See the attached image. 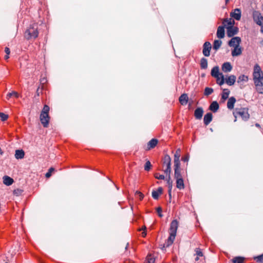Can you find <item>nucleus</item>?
<instances>
[{
    "mask_svg": "<svg viewBox=\"0 0 263 263\" xmlns=\"http://www.w3.org/2000/svg\"><path fill=\"white\" fill-rule=\"evenodd\" d=\"M253 79L256 91L259 94H263V72L257 64L254 67Z\"/></svg>",
    "mask_w": 263,
    "mask_h": 263,
    "instance_id": "nucleus-1",
    "label": "nucleus"
},
{
    "mask_svg": "<svg viewBox=\"0 0 263 263\" xmlns=\"http://www.w3.org/2000/svg\"><path fill=\"white\" fill-rule=\"evenodd\" d=\"M50 108L47 105H45L41 112L40 119L44 127H47L49 125L50 117L49 116Z\"/></svg>",
    "mask_w": 263,
    "mask_h": 263,
    "instance_id": "nucleus-2",
    "label": "nucleus"
},
{
    "mask_svg": "<svg viewBox=\"0 0 263 263\" xmlns=\"http://www.w3.org/2000/svg\"><path fill=\"white\" fill-rule=\"evenodd\" d=\"M39 35L37 25L34 23L30 25L25 32V37L27 40L35 39Z\"/></svg>",
    "mask_w": 263,
    "mask_h": 263,
    "instance_id": "nucleus-3",
    "label": "nucleus"
},
{
    "mask_svg": "<svg viewBox=\"0 0 263 263\" xmlns=\"http://www.w3.org/2000/svg\"><path fill=\"white\" fill-rule=\"evenodd\" d=\"M171 158L168 155H165L163 158V169L166 175L171 174Z\"/></svg>",
    "mask_w": 263,
    "mask_h": 263,
    "instance_id": "nucleus-4",
    "label": "nucleus"
},
{
    "mask_svg": "<svg viewBox=\"0 0 263 263\" xmlns=\"http://www.w3.org/2000/svg\"><path fill=\"white\" fill-rule=\"evenodd\" d=\"M245 108H236L233 111V115L235 118L234 121H236L237 118H240L242 120L246 121V116L245 113Z\"/></svg>",
    "mask_w": 263,
    "mask_h": 263,
    "instance_id": "nucleus-5",
    "label": "nucleus"
},
{
    "mask_svg": "<svg viewBox=\"0 0 263 263\" xmlns=\"http://www.w3.org/2000/svg\"><path fill=\"white\" fill-rule=\"evenodd\" d=\"M253 18L256 24L259 26H261L263 22V16L259 11H254L253 12Z\"/></svg>",
    "mask_w": 263,
    "mask_h": 263,
    "instance_id": "nucleus-6",
    "label": "nucleus"
},
{
    "mask_svg": "<svg viewBox=\"0 0 263 263\" xmlns=\"http://www.w3.org/2000/svg\"><path fill=\"white\" fill-rule=\"evenodd\" d=\"M174 178L176 179L183 178L180 164L174 165Z\"/></svg>",
    "mask_w": 263,
    "mask_h": 263,
    "instance_id": "nucleus-7",
    "label": "nucleus"
},
{
    "mask_svg": "<svg viewBox=\"0 0 263 263\" xmlns=\"http://www.w3.org/2000/svg\"><path fill=\"white\" fill-rule=\"evenodd\" d=\"M211 44L209 42H205L203 46L202 53L205 57H209L211 49Z\"/></svg>",
    "mask_w": 263,
    "mask_h": 263,
    "instance_id": "nucleus-8",
    "label": "nucleus"
},
{
    "mask_svg": "<svg viewBox=\"0 0 263 263\" xmlns=\"http://www.w3.org/2000/svg\"><path fill=\"white\" fill-rule=\"evenodd\" d=\"M238 31V29L237 27L228 26L227 27V35L231 37L236 34Z\"/></svg>",
    "mask_w": 263,
    "mask_h": 263,
    "instance_id": "nucleus-9",
    "label": "nucleus"
},
{
    "mask_svg": "<svg viewBox=\"0 0 263 263\" xmlns=\"http://www.w3.org/2000/svg\"><path fill=\"white\" fill-rule=\"evenodd\" d=\"M240 42L241 39L239 37H233L229 42V45L230 47H233L234 48L238 47L239 46Z\"/></svg>",
    "mask_w": 263,
    "mask_h": 263,
    "instance_id": "nucleus-10",
    "label": "nucleus"
},
{
    "mask_svg": "<svg viewBox=\"0 0 263 263\" xmlns=\"http://www.w3.org/2000/svg\"><path fill=\"white\" fill-rule=\"evenodd\" d=\"M176 235V233L170 232V236L164 245V247H168L172 245L174 241Z\"/></svg>",
    "mask_w": 263,
    "mask_h": 263,
    "instance_id": "nucleus-11",
    "label": "nucleus"
},
{
    "mask_svg": "<svg viewBox=\"0 0 263 263\" xmlns=\"http://www.w3.org/2000/svg\"><path fill=\"white\" fill-rule=\"evenodd\" d=\"M230 16L236 20H239L241 18L240 10L238 8L234 9V11L231 12Z\"/></svg>",
    "mask_w": 263,
    "mask_h": 263,
    "instance_id": "nucleus-12",
    "label": "nucleus"
},
{
    "mask_svg": "<svg viewBox=\"0 0 263 263\" xmlns=\"http://www.w3.org/2000/svg\"><path fill=\"white\" fill-rule=\"evenodd\" d=\"M178 227V222L177 220H173L170 224V232L177 233Z\"/></svg>",
    "mask_w": 263,
    "mask_h": 263,
    "instance_id": "nucleus-13",
    "label": "nucleus"
},
{
    "mask_svg": "<svg viewBox=\"0 0 263 263\" xmlns=\"http://www.w3.org/2000/svg\"><path fill=\"white\" fill-rule=\"evenodd\" d=\"M181 156V149L178 148L174 154V165L180 164V157Z\"/></svg>",
    "mask_w": 263,
    "mask_h": 263,
    "instance_id": "nucleus-14",
    "label": "nucleus"
},
{
    "mask_svg": "<svg viewBox=\"0 0 263 263\" xmlns=\"http://www.w3.org/2000/svg\"><path fill=\"white\" fill-rule=\"evenodd\" d=\"M194 251V255L196 256V258H195V260L196 262H197L199 260L200 257L203 256V253L202 251V250L199 248H196Z\"/></svg>",
    "mask_w": 263,
    "mask_h": 263,
    "instance_id": "nucleus-15",
    "label": "nucleus"
},
{
    "mask_svg": "<svg viewBox=\"0 0 263 263\" xmlns=\"http://www.w3.org/2000/svg\"><path fill=\"white\" fill-rule=\"evenodd\" d=\"M189 100L187 95L186 93L182 94L179 98V101L180 104L182 105H186Z\"/></svg>",
    "mask_w": 263,
    "mask_h": 263,
    "instance_id": "nucleus-16",
    "label": "nucleus"
},
{
    "mask_svg": "<svg viewBox=\"0 0 263 263\" xmlns=\"http://www.w3.org/2000/svg\"><path fill=\"white\" fill-rule=\"evenodd\" d=\"M203 113V109L201 107L197 108L194 112V116L197 119H201Z\"/></svg>",
    "mask_w": 263,
    "mask_h": 263,
    "instance_id": "nucleus-17",
    "label": "nucleus"
},
{
    "mask_svg": "<svg viewBox=\"0 0 263 263\" xmlns=\"http://www.w3.org/2000/svg\"><path fill=\"white\" fill-rule=\"evenodd\" d=\"M163 190L161 187L158 188L157 190L153 191L152 193L153 198L154 199H158L159 196L162 193Z\"/></svg>",
    "mask_w": 263,
    "mask_h": 263,
    "instance_id": "nucleus-18",
    "label": "nucleus"
},
{
    "mask_svg": "<svg viewBox=\"0 0 263 263\" xmlns=\"http://www.w3.org/2000/svg\"><path fill=\"white\" fill-rule=\"evenodd\" d=\"M212 114L211 112H208L204 115L203 118L204 124L205 125H208L212 120Z\"/></svg>",
    "mask_w": 263,
    "mask_h": 263,
    "instance_id": "nucleus-19",
    "label": "nucleus"
},
{
    "mask_svg": "<svg viewBox=\"0 0 263 263\" xmlns=\"http://www.w3.org/2000/svg\"><path fill=\"white\" fill-rule=\"evenodd\" d=\"M234 21L232 18H227L223 20L222 24H223L224 27L228 26H233L234 24Z\"/></svg>",
    "mask_w": 263,
    "mask_h": 263,
    "instance_id": "nucleus-20",
    "label": "nucleus"
},
{
    "mask_svg": "<svg viewBox=\"0 0 263 263\" xmlns=\"http://www.w3.org/2000/svg\"><path fill=\"white\" fill-rule=\"evenodd\" d=\"M217 36L219 39H222L224 36V27L223 26H220L218 27L217 31Z\"/></svg>",
    "mask_w": 263,
    "mask_h": 263,
    "instance_id": "nucleus-21",
    "label": "nucleus"
},
{
    "mask_svg": "<svg viewBox=\"0 0 263 263\" xmlns=\"http://www.w3.org/2000/svg\"><path fill=\"white\" fill-rule=\"evenodd\" d=\"M232 66L229 62H225L222 65V70L224 72H228L232 70Z\"/></svg>",
    "mask_w": 263,
    "mask_h": 263,
    "instance_id": "nucleus-22",
    "label": "nucleus"
},
{
    "mask_svg": "<svg viewBox=\"0 0 263 263\" xmlns=\"http://www.w3.org/2000/svg\"><path fill=\"white\" fill-rule=\"evenodd\" d=\"M236 102V99L234 97H230L227 102V107L229 109L234 108V104Z\"/></svg>",
    "mask_w": 263,
    "mask_h": 263,
    "instance_id": "nucleus-23",
    "label": "nucleus"
},
{
    "mask_svg": "<svg viewBox=\"0 0 263 263\" xmlns=\"http://www.w3.org/2000/svg\"><path fill=\"white\" fill-rule=\"evenodd\" d=\"M235 81L236 77L234 75H231L226 79V83L230 86L233 85Z\"/></svg>",
    "mask_w": 263,
    "mask_h": 263,
    "instance_id": "nucleus-24",
    "label": "nucleus"
},
{
    "mask_svg": "<svg viewBox=\"0 0 263 263\" xmlns=\"http://www.w3.org/2000/svg\"><path fill=\"white\" fill-rule=\"evenodd\" d=\"M211 74L212 77L215 78L222 74V73H219V67L218 66H215L212 68Z\"/></svg>",
    "mask_w": 263,
    "mask_h": 263,
    "instance_id": "nucleus-25",
    "label": "nucleus"
},
{
    "mask_svg": "<svg viewBox=\"0 0 263 263\" xmlns=\"http://www.w3.org/2000/svg\"><path fill=\"white\" fill-rule=\"evenodd\" d=\"M18 98L20 97V95L15 91H12V92H8L6 96V99L7 100H9L11 98Z\"/></svg>",
    "mask_w": 263,
    "mask_h": 263,
    "instance_id": "nucleus-26",
    "label": "nucleus"
},
{
    "mask_svg": "<svg viewBox=\"0 0 263 263\" xmlns=\"http://www.w3.org/2000/svg\"><path fill=\"white\" fill-rule=\"evenodd\" d=\"M219 106L217 102L213 101L210 105L209 109L214 112H216L219 109Z\"/></svg>",
    "mask_w": 263,
    "mask_h": 263,
    "instance_id": "nucleus-27",
    "label": "nucleus"
},
{
    "mask_svg": "<svg viewBox=\"0 0 263 263\" xmlns=\"http://www.w3.org/2000/svg\"><path fill=\"white\" fill-rule=\"evenodd\" d=\"M25 153L22 149H17L15 152V157L17 159H21L24 157Z\"/></svg>",
    "mask_w": 263,
    "mask_h": 263,
    "instance_id": "nucleus-28",
    "label": "nucleus"
},
{
    "mask_svg": "<svg viewBox=\"0 0 263 263\" xmlns=\"http://www.w3.org/2000/svg\"><path fill=\"white\" fill-rule=\"evenodd\" d=\"M241 53V48L238 46L234 47V49L232 51L231 54L233 57H236L240 55Z\"/></svg>",
    "mask_w": 263,
    "mask_h": 263,
    "instance_id": "nucleus-29",
    "label": "nucleus"
},
{
    "mask_svg": "<svg viewBox=\"0 0 263 263\" xmlns=\"http://www.w3.org/2000/svg\"><path fill=\"white\" fill-rule=\"evenodd\" d=\"M13 182V179L8 176H5L3 177V183L6 185L9 186L11 185Z\"/></svg>",
    "mask_w": 263,
    "mask_h": 263,
    "instance_id": "nucleus-30",
    "label": "nucleus"
},
{
    "mask_svg": "<svg viewBox=\"0 0 263 263\" xmlns=\"http://www.w3.org/2000/svg\"><path fill=\"white\" fill-rule=\"evenodd\" d=\"M158 143V140L156 139H152L147 143V149H151L154 148Z\"/></svg>",
    "mask_w": 263,
    "mask_h": 263,
    "instance_id": "nucleus-31",
    "label": "nucleus"
},
{
    "mask_svg": "<svg viewBox=\"0 0 263 263\" xmlns=\"http://www.w3.org/2000/svg\"><path fill=\"white\" fill-rule=\"evenodd\" d=\"M176 187L179 190H182L184 188V181L183 178L176 179Z\"/></svg>",
    "mask_w": 263,
    "mask_h": 263,
    "instance_id": "nucleus-32",
    "label": "nucleus"
},
{
    "mask_svg": "<svg viewBox=\"0 0 263 263\" xmlns=\"http://www.w3.org/2000/svg\"><path fill=\"white\" fill-rule=\"evenodd\" d=\"M229 93L230 91L228 89H223L221 95V100L222 102H224L226 100H227L229 97Z\"/></svg>",
    "mask_w": 263,
    "mask_h": 263,
    "instance_id": "nucleus-33",
    "label": "nucleus"
},
{
    "mask_svg": "<svg viewBox=\"0 0 263 263\" xmlns=\"http://www.w3.org/2000/svg\"><path fill=\"white\" fill-rule=\"evenodd\" d=\"M166 176L167 177L166 180H167V184L168 185V188H169L168 193H169L170 196H171V190H172V188L173 181H172V180H171V174H167V175H166Z\"/></svg>",
    "mask_w": 263,
    "mask_h": 263,
    "instance_id": "nucleus-34",
    "label": "nucleus"
},
{
    "mask_svg": "<svg viewBox=\"0 0 263 263\" xmlns=\"http://www.w3.org/2000/svg\"><path fill=\"white\" fill-rule=\"evenodd\" d=\"M200 67L201 69H205L208 67V61L207 60L204 58H202L200 60Z\"/></svg>",
    "mask_w": 263,
    "mask_h": 263,
    "instance_id": "nucleus-35",
    "label": "nucleus"
},
{
    "mask_svg": "<svg viewBox=\"0 0 263 263\" xmlns=\"http://www.w3.org/2000/svg\"><path fill=\"white\" fill-rule=\"evenodd\" d=\"M155 258L151 254H148L146 257L144 263H155Z\"/></svg>",
    "mask_w": 263,
    "mask_h": 263,
    "instance_id": "nucleus-36",
    "label": "nucleus"
},
{
    "mask_svg": "<svg viewBox=\"0 0 263 263\" xmlns=\"http://www.w3.org/2000/svg\"><path fill=\"white\" fill-rule=\"evenodd\" d=\"M216 79L217 83L219 84L220 86H221L222 84H224V78L223 74L219 76V77L216 78Z\"/></svg>",
    "mask_w": 263,
    "mask_h": 263,
    "instance_id": "nucleus-37",
    "label": "nucleus"
},
{
    "mask_svg": "<svg viewBox=\"0 0 263 263\" xmlns=\"http://www.w3.org/2000/svg\"><path fill=\"white\" fill-rule=\"evenodd\" d=\"M245 258L242 257H235L232 259V261L233 263H243Z\"/></svg>",
    "mask_w": 263,
    "mask_h": 263,
    "instance_id": "nucleus-38",
    "label": "nucleus"
},
{
    "mask_svg": "<svg viewBox=\"0 0 263 263\" xmlns=\"http://www.w3.org/2000/svg\"><path fill=\"white\" fill-rule=\"evenodd\" d=\"M222 42L220 40H215L213 44V49L217 50L221 46Z\"/></svg>",
    "mask_w": 263,
    "mask_h": 263,
    "instance_id": "nucleus-39",
    "label": "nucleus"
},
{
    "mask_svg": "<svg viewBox=\"0 0 263 263\" xmlns=\"http://www.w3.org/2000/svg\"><path fill=\"white\" fill-rule=\"evenodd\" d=\"M254 259L258 263H263V253L254 257Z\"/></svg>",
    "mask_w": 263,
    "mask_h": 263,
    "instance_id": "nucleus-40",
    "label": "nucleus"
},
{
    "mask_svg": "<svg viewBox=\"0 0 263 263\" xmlns=\"http://www.w3.org/2000/svg\"><path fill=\"white\" fill-rule=\"evenodd\" d=\"M213 92V89L212 88L205 87L204 93L205 96H209Z\"/></svg>",
    "mask_w": 263,
    "mask_h": 263,
    "instance_id": "nucleus-41",
    "label": "nucleus"
},
{
    "mask_svg": "<svg viewBox=\"0 0 263 263\" xmlns=\"http://www.w3.org/2000/svg\"><path fill=\"white\" fill-rule=\"evenodd\" d=\"M247 78V76H246L244 74H242L237 79V83H241L242 82L245 80V79Z\"/></svg>",
    "mask_w": 263,
    "mask_h": 263,
    "instance_id": "nucleus-42",
    "label": "nucleus"
},
{
    "mask_svg": "<svg viewBox=\"0 0 263 263\" xmlns=\"http://www.w3.org/2000/svg\"><path fill=\"white\" fill-rule=\"evenodd\" d=\"M0 118L3 121H5L8 118V116L3 112H0Z\"/></svg>",
    "mask_w": 263,
    "mask_h": 263,
    "instance_id": "nucleus-43",
    "label": "nucleus"
},
{
    "mask_svg": "<svg viewBox=\"0 0 263 263\" xmlns=\"http://www.w3.org/2000/svg\"><path fill=\"white\" fill-rule=\"evenodd\" d=\"M151 163L149 161H147L144 165V170L146 171H149L151 167Z\"/></svg>",
    "mask_w": 263,
    "mask_h": 263,
    "instance_id": "nucleus-44",
    "label": "nucleus"
},
{
    "mask_svg": "<svg viewBox=\"0 0 263 263\" xmlns=\"http://www.w3.org/2000/svg\"><path fill=\"white\" fill-rule=\"evenodd\" d=\"M155 177L156 179H158L159 180H164L165 179V177L163 175H160L158 173H156L155 174Z\"/></svg>",
    "mask_w": 263,
    "mask_h": 263,
    "instance_id": "nucleus-45",
    "label": "nucleus"
},
{
    "mask_svg": "<svg viewBox=\"0 0 263 263\" xmlns=\"http://www.w3.org/2000/svg\"><path fill=\"white\" fill-rule=\"evenodd\" d=\"M189 158H190L189 155L186 154L182 157L181 160L183 162H188L189 160Z\"/></svg>",
    "mask_w": 263,
    "mask_h": 263,
    "instance_id": "nucleus-46",
    "label": "nucleus"
},
{
    "mask_svg": "<svg viewBox=\"0 0 263 263\" xmlns=\"http://www.w3.org/2000/svg\"><path fill=\"white\" fill-rule=\"evenodd\" d=\"M54 168L53 167H51L49 169L48 172L46 174V177L47 178H49L51 175V173L54 171Z\"/></svg>",
    "mask_w": 263,
    "mask_h": 263,
    "instance_id": "nucleus-47",
    "label": "nucleus"
},
{
    "mask_svg": "<svg viewBox=\"0 0 263 263\" xmlns=\"http://www.w3.org/2000/svg\"><path fill=\"white\" fill-rule=\"evenodd\" d=\"M23 192V191L20 189H16L14 190V194L16 195V196L20 195Z\"/></svg>",
    "mask_w": 263,
    "mask_h": 263,
    "instance_id": "nucleus-48",
    "label": "nucleus"
},
{
    "mask_svg": "<svg viewBox=\"0 0 263 263\" xmlns=\"http://www.w3.org/2000/svg\"><path fill=\"white\" fill-rule=\"evenodd\" d=\"M136 195H139V198L140 200H142L144 196H143V194L139 191H136Z\"/></svg>",
    "mask_w": 263,
    "mask_h": 263,
    "instance_id": "nucleus-49",
    "label": "nucleus"
},
{
    "mask_svg": "<svg viewBox=\"0 0 263 263\" xmlns=\"http://www.w3.org/2000/svg\"><path fill=\"white\" fill-rule=\"evenodd\" d=\"M157 212L158 214V215L159 217H162V214H161V212H162V209L161 208L159 207L157 208Z\"/></svg>",
    "mask_w": 263,
    "mask_h": 263,
    "instance_id": "nucleus-50",
    "label": "nucleus"
},
{
    "mask_svg": "<svg viewBox=\"0 0 263 263\" xmlns=\"http://www.w3.org/2000/svg\"><path fill=\"white\" fill-rule=\"evenodd\" d=\"M5 52H6V53L8 55H9L10 53V49L6 47H5Z\"/></svg>",
    "mask_w": 263,
    "mask_h": 263,
    "instance_id": "nucleus-51",
    "label": "nucleus"
},
{
    "mask_svg": "<svg viewBox=\"0 0 263 263\" xmlns=\"http://www.w3.org/2000/svg\"><path fill=\"white\" fill-rule=\"evenodd\" d=\"M146 232H145V231H144V232H143L142 233V237H145V236H146Z\"/></svg>",
    "mask_w": 263,
    "mask_h": 263,
    "instance_id": "nucleus-52",
    "label": "nucleus"
},
{
    "mask_svg": "<svg viewBox=\"0 0 263 263\" xmlns=\"http://www.w3.org/2000/svg\"><path fill=\"white\" fill-rule=\"evenodd\" d=\"M39 90H40V88L39 87V88L37 89V90H36V95H37V96H39V95H40Z\"/></svg>",
    "mask_w": 263,
    "mask_h": 263,
    "instance_id": "nucleus-53",
    "label": "nucleus"
},
{
    "mask_svg": "<svg viewBox=\"0 0 263 263\" xmlns=\"http://www.w3.org/2000/svg\"><path fill=\"white\" fill-rule=\"evenodd\" d=\"M9 58V55H8V54H6V55H5V59L6 60H8Z\"/></svg>",
    "mask_w": 263,
    "mask_h": 263,
    "instance_id": "nucleus-54",
    "label": "nucleus"
},
{
    "mask_svg": "<svg viewBox=\"0 0 263 263\" xmlns=\"http://www.w3.org/2000/svg\"><path fill=\"white\" fill-rule=\"evenodd\" d=\"M261 26V28H260V32L263 33V25L262 24Z\"/></svg>",
    "mask_w": 263,
    "mask_h": 263,
    "instance_id": "nucleus-55",
    "label": "nucleus"
},
{
    "mask_svg": "<svg viewBox=\"0 0 263 263\" xmlns=\"http://www.w3.org/2000/svg\"><path fill=\"white\" fill-rule=\"evenodd\" d=\"M255 126L257 127H260V126L258 123H256Z\"/></svg>",
    "mask_w": 263,
    "mask_h": 263,
    "instance_id": "nucleus-56",
    "label": "nucleus"
},
{
    "mask_svg": "<svg viewBox=\"0 0 263 263\" xmlns=\"http://www.w3.org/2000/svg\"><path fill=\"white\" fill-rule=\"evenodd\" d=\"M3 154V152L2 151L1 148L0 147V155H2Z\"/></svg>",
    "mask_w": 263,
    "mask_h": 263,
    "instance_id": "nucleus-57",
    "label": "nucleus"
},
{
    "mask_svg": "<svg viewBox=\"0 0 263 263\" xmlns=\"http://www.w3.org/2000/svg\"><path fill=\"white\" fill-rule=\"evenodd\" d=\"M45 82H46L45 80L44 79H43L42 80H41V82L44 83Z\"/></svg>",
    "mask_w": 263,
    "mask_h": 263,
    "instance_id": "nucleus-58",
    "label": "nucleus"
},
{
    "mask_svg": "<svg viewBox=\"0 0 263 263\" xmlns=\"http://www.w3.org/2000/svg\"><path fill=\"white\" fill-rule=\"evenodd\" d=\"M229 0H226V3L227 4L229 2Z\"/></svg>",
    "mask_w": 263,
    "mask_h": 263,
    "instance_id": "nucleus-59",
    "label": "nucleus"
},
{
    "mask_svg": "<svg viewBox=\"0 0 263 263\" xmlns=\"http://www.w3.org/2000/svg\"><path fill=\"white\" fill-rule=\"evenodd\" d=\"M247 118L249 119V114H248V117H247Z\"/></svg>",
    "mask_w": 263,
    "mask_h": 263,
    "instance_id": "nucleus-60",
    "label": "nucleus"
},
{
    "mask_svg": "<svg viewBox=\"0 0 263 263\" xmlns=\"http://www.w3.org/2000/svg\"><path fill=\"white\" fill-rule=\"evenodd\" d=\"M262 9H263V5H262Z\"/></svg>",
    "mask_w": 263,
    "mask_h": 263,
    "instance_id": "nucleus-61",
    "label": "nucleus"
},
{
    "mask_svg": "<svg viewBox=\"0 0 263 263\" xmlns=\"http://www.w3.org/2000/svg\"><path fill=\"white\" fill-rule=\"evenodd\" d=\"M5 263H8V262H5Z\"/></svg>",
    "mask_w": 263,
    "mask_h": 263,
    "instance_id": "nucleus-62",
    "label": "nucleus"
}]
</instances>
